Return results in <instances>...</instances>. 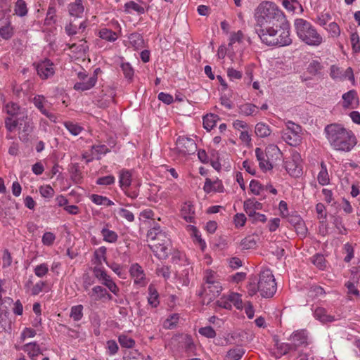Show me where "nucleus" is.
Segmentation results:
<instances>
[{
  "instance_id": "obj_1",
  "label": "nucleus",
  "mask_w": 360,
  "mask_h": 360,
  "mask_svg": "<svg viewBox=\"0 0 360 360\" xmlns=\"http://www.w3.org/2000/svg\"><path fill=\"white\" fill-rule=\"evenodd\" d=\"M255 32L257 29H266L271 26H278L288 22L285 15L278 6L271 1H263L257 8L255 13Z\"/></svg>"
},
{
  "instance_id": "obj_2",
  "label": "nucleus",
  "mask_w": 360,
  "mask_h": 360,
  "mask_svg": "<svg viewBox=\"0 0 360 360\" xmlns=\"http://www.w3.org/2000/svg\"><path fill=\"white\" fill-rule=\"evenodd\" d=\"M324 131L327 140L335 150L349 152L357 143L352 131L347 130L341 124H328Z\"/></svg>"
},
{
  "instance_id": "obj_3",
  "label": "nucleus",
  "mask_w": 360,
  "mask_h": 360,
  "mask_svg": "<svg viewBox=\"0 0 360 360\" xmlns=\"http://www.w3.org/2000/svg\"><path fill=\"white\" fill-rule=\"evenodd\" d=\"M290 24L288 22L278 26H271L266 29H257L256 32L261 41L270 46H285L292 44L290 34Z\"/></svg>"
},
{
  "instance_id": "obj_4",
  "label": "nucleus",
  "mask_w": 360,
  "mask_h": 360,
  "mask_svg": "<svg viewBox=\"0 0 360 360\" xmlns=\"http://www.w3.org/2000/svg\"><path fill=\"white\" fill-rule=\"evenodd\" d=\"M294 26L298 38L304 44L311 46H318L322 44V36L307 20L297 18L294 22Z\"/></svg>"
},
{
  "instance_id": "obj_5",
  "label": "nucleus",
  "mask_w": 360,
  "mask_h": 360,
  "mask_svg": "<svg viewBox=\"0 0 360 360\" xmlns=\"http://www.w3.org/2000/svg\"><path fill=\"white\" fill-rule=\"evenodd\" d=\"M276 283L272 272L269 269L262 271L257 282V289L263 297H271L276 291Z\"/></svg>"
},
{
  "instance_id": "obj_6",
  "label": "nucleus",
  "mask_w": 360,
  "mask_h": 360,
  "mask_svg": "<svg viewBox=\"0 0 360 360\" xmlns=\"http://www.w3.org/2000/svg\"><path fill=\"white\" fill-rule=\"evenodd\" d=\"M176 149L179 154L187 155L194 154L197 150V146L193 139L180 136L176 140Z\"/></svg>"
},
{
  "instance_id": "obj_7",
  "label": "nucleus",
  "mask_w": 360,
  "mask_h": 360,
  "mask_svg": "<svg viewBox=\"0 0 360 360\" xmlns=\"http://www.w3.org/2000/svg\"><path fill=\"white\" fill-rule=\"evenodd\" d=\"M301 157L298 153H292L289 160L285 162V168L288 173L293 177H299L302 174Z\"/></svg>"
},
{
  "instance_id": "obj_8",
  "label": "nucleus",
  "mask_w": 360,
  "mask_h": 360,
  "mask_svg": "<svg viewBox=\"0 0 360 360\" xmlns=\"http://www.w3.org/2000/svg\"><path fill=\"white\" fill-rule=\"evenodd\" d=\"M19 120V139L23 142H27L29 140V135L33 131V122L29 118L27 112L25 115H21Z\"/></svg>"
},
{
  "instance_id": "obj_9",
  "label": "nucleus",
  "mask_w": 360,
  "mask_h": 360,
  "mask_svg": "<svg viewBox=\"0 0 360 360\" xmlns=\"http://www.w3.org/2000/svg\"><path fill=\"white\" fill-rule=\"evenodd\" d=\"M150 247L156 257L165 259L167 258L170 251V238H165L164 243H153Z\"/></svg>"
},
{
  "instance_id": "obj_10",
  "label": "nucleus",
  "mask_w": 360,
  "mask_h": 360,
  "mask_svg": "<svg viewBox=\"0 0 360 360\" xmlns=\"http://www.w3.org/2000/svg\"><path fill=\"white\" fill-rule=\"evenodd\" d=\"M37 74L42 79H46L53 75L55 71L53 63L49 59H45L36 65Z\"/></svg>"
},
{
  "instance_id": "obj_11",
  "label": "nucleus",
  "mask_w": 360,
  "mask_h": 360,
  "mask_svg": "<svg viewBox=\"0 0 360 360\" xmlns=\"http://www.w3.org/2000/svg\"><path fill=\"white\" fill-rule=\"evenodd\" d=\"M33 103L40 112L48 117L51 122H56L57 117L55 114L50 112L46 107L48 105V101L44 96L38 95L33 98Z\"/></svg>"
},
{
  "instance_id": "obj_12",
  "label": "nucleus",
  "mask_w": 360,
  "mask_h": 360,
  "mask_svg": "<svg viewBox=\"0 0 360 360\" xmlns=\"http://www.w3.org/2000/svg\"><path fill=\"white\" fill-rule=\"evenodd\" d=\"M307 339L308 335L305 330H297L292 333L289 340L290 344L294 346L295 350L297 351L300 347L308 345Z\"/></svg>"
},
{
  "instance_id": "obj_13",
  "label": "nucleus",
  "mask_w": 360,
  "mask_h": 360,
  "mask_svg": "<svg viewBox=\"0 0 360 360\" xmlns=\"http://www.w3.org/2000/svg\"><path fill=\"white\" fill-rule=\"evenodd\" d=\"M130 275L134 278V283L140 286L146 284V276L142 267L137 263L133 264L129 269Z\"/></svg>"
},
{
  "instance_id": "obj_14",
  "label": "nucleus",
  "mask_w": 360,
  "mask_h": 360,
  "mask_svg": "<svg viewBox=\"0 0 360 360\" xmlns=\"http://www.w3.org/2000/svg\"><path fill=\"white\" fill-rule=\"evenodd\" d=\"M344 108H354V104L357 105L359 103V98L357 93L355 90H350L342 95Z\"/></svg>"
},
{
  "instance_id": "obj_15",
  "label": "nucleus",
  "mask_w": 360,
  "mask_h": 360,
  "mask_svg": "<svg viewBox=\"0 0 360 360\" xmlns=\"http://www.w3.org/2000/svg\"><path fill=\"white\" fill-rule=\"evenodd\" d=\"M97 76L96 74L90 76L88 79L81 80L74 85V89L77 91H86L94 87L97 82Z\"/></svg>"
},
{
  "instance_id": "obj_16",
  "label": "nucleus",
  "mask_w": 360,
  "mask_h": 360,
  "mask_svg": "<svg viewBox=\"0 0 360 360\" xmlns=\"http://www.w3.org/2000/svg\"><path fill=\"white\" fill-rule=\"evenodd\" d=\"M255 155L262 170L267 171L271 170L273 168L272 165L266 159V155L260 148H256Z\"/></svg>"
},
{
  "instance_id": "obj_17",
  "label": "nucleus",
  "mask_w": 360,
  "mask_h": 360,
  "mask_svg": "<svg viewBox=\"0 0 360 360\" xmlns=\"http://www.w3.org/2000/svg\"><path fill=\"white\" fill-rule=\"evenodd\" d=\"M221 291V287L219 283L207 285L205 287V300L207 299L208 302L218 297Z\"/></svg>"
},
{
  "instance_id": "obj_18",
  "label": "nucleus",
  "mask_w": 360,
  "mask_h": 360,
  "mask_svg": "<svg viewBox=\"0 0 360 360\" xmlns=\"http://www.w3.org/2000/svg\"><path fill=\"white\" fill-rule=\"evenodd\" d=\"M286 127L288 130L293 135V141L290 142L291 146H297L300 142L301 127L291 121L286 123Z\"/></svg>"
},
{
  "instance_id": "obj_19",
  "label": "nucleus",
  "mask_w": 360,
  "mask_h": 360,
  "mask_svg": "<svg viewBox=\"0 0 360 360\" xmlns=\"http://www.w3.org/2000/svg\"><path fill=\"white\" fill-rule=\"evenodd\" d=\"M314 316L317 320L322 323H329L336 320L333 316L328 315L326 309L323 307H317L314 310Z\"/></svg>"
},
{
  "instance_id": "obj_20",
  "label": "nucleus",
  "mask_w": 360,
  "mask_h": 360,
  "mask_svg": "<svg viewBox=\"0 0 360 360\" xmlns=\"http://www.w3.org/2000/svg\"><path fill=\"white\" fill-rule=\"evenodd\" d=\"M181 216L188 222H192L195 217L193 205L190 202H186L181 207Z\"/></svg>"
},
{
  "instance_id": "obj_21",
  "label": "nucleus",
  "mask_w": 360,
  "mask_h": 360,
  "mask_svg": "<svg viewBox=\"0 0 360 360\" xmlns=\"http://www.w3.org/2000/svg\"><path fill=\"white\" fill-rule=\"evenodd\" d=\"M5 110L8 117H19L25 115L26 112L22 110L20 106L15 103H8L5 105Z\"/></svg>"
},
{
  "instance_id": "obj_22",
  "label": "nucleus",
  "mask_w": 360,
  "mask_h": 360,
  "mask_svg": "<svg viewBox=\"0 0 360 360\" xmlns=\"http://www.w3.org/2000/svg\"><path fill=\"white\" fill-rule=\"evenodd\" d=\"M326 295L324 289L316 285L310 286L307 292V297L312 300L319 299Z\"/></svg>"
},
{
  "instance_id": "obj_23",
  "label": "nucleus",
  "mask_w": 360,
  "mask_h": 360,
  "mask_svg": "<svg viewBox=\"0 0 360 360\" xmlns=\"http://www.w3.org/2000/svg\"><path fill=\"white\" fill-rule=\"evenodd\" d=\"M24 350L27 352L29 356L32 360H36L35 358L40 354H42L39 345L36 342H30L24 345Z\"/></svg>"
},
{
  "instance_id": "obj_24",
  "label": "nucleus",
  "mask_w": 360,
  "mask_h": 360,
  "mask_svg": "<svg viewBox=\"0 0 360 360\" xmlns=\"http://www.w3.org/2000/svg\"><path fill=\"white\" fill-rule=\"evenodd\" d=\"M120 185L122 189L129 188L131 183V174L128 170H122L120 173Z\"/></svg>"
},
{
  "instance_id": "obj_25",
  "label": "nucleus",
  "mask_w": 360,
  "mask_h": 360,
  "mask_svg": "<svg viewBox=\"0 0 360 360\" xmlns=\"http://www.w3.org/2000/svg\"><path fill=\"white\" fill-rule=\"evenodd\" d=\"M129 41L130 45L134 49H140L143 47L144 41L141 34L138 33H132L129 36Z\"/></svg>"
},
{
  "instance_id": "obj_26",
  "label": "nucleus",
  "mask_w": 360,
  "mask_h": 360,
  "mask_svg": "<svg viewBox=\"0 0 360 360\" xmlns=\"http://www.w3.org/2000/svg\"><path fill=\"white\" fill-rule=\"evenodd\" d=\"M107 294V290L105 288L96 285L91 290V292L89 293V295L95 301L100 300L104 297Z\"/></svg>"
},
{
  "instance_id": "obj_27",
  "label": "nucleus",
  "mask_w": 360,
  "mask_h": 360,
  "mask_svg": "<svg viewBox=\"0 0 360 360\" xmlns=\"http://www.w3.org/2000/svg\"><path fill=\"white\" fill-rule=\"evenodd\" d=\"M124 9L125 12L128 13H131L132 11L138 14H143L145 13V8L134 1L127 2L124 4Z\"/></svg>"
},
{
  "instance_id": "obj_28",
  "label": "nucleus",
  "mask_w": 360,
  "mask_h": 360,
  "mask_svg": "<svg viewBox=\"0 0 360 360\" xmlns=\"http://www.w3.org/2000/svg\"><path fill=\"white\" fill-rule=\"evenodd\" d=\"M84 11L81 0H76L75 3L70 4L69 13L71 15L79 17Z\"/></svg>"
},
{
  "instance_id": "obj_29",
  "label": "nucleus",
  "mask_w": 360,
  "mask_h": 360,
  "mask_svg": "<svg viewBox=\"0 0 360 360\" xmlns=\"http://www.w3.org/2000/svg\"><path fill=\"white\" fill-rule=\"evenodd\" d=\"M218 116L213 114L206 115L203 117V127L207 131H210L216 125Z\"/></svg>"
},
{
  "instance_id": "obj_30",
  "label": "nucleus",
  "mask_w": 360,
  "mask_h": 360,
  "mask_svg": "<svg viewBox=\"0 0 360 360\" xmlns=\"http://www.w3.org/2000/svg\"><path fill=\"white\" fill-rule=\"evenodd\" d=\"M271 132L269 126L263 122H259L255 126V134L261 138L269 136Z\"/></svg>"
},
{
  "instance_id": "obj_31",
  "label": "nucleus",
  "mask_w": 360,
  "mask_h": 360,
  "mask_svg": "<svg viewBox=\"0 0 360 360\" xmlns=\"http://www.w3.org/2000/svg\"><path fill=\"white\" fill-rule=\"evenodd\" d=\"M147 236L150 240L165 238V232L162 231L158 224H155L148 231Z\"/></svg>"
},
{
  "instance_id": "obj_32",
  "label": "nucleus",
  "mask_w": 360,
  "mask_h": 360,
  "mask_svg": "<svg viewBox=\"0 0 360 360\" xmlns=\"http://www.w3.org/2000/svg\"><path fill=\"white\" fill-rule=\"evenodd\" d=\"M99 37L108 41H115L117 39L115 32L107 28H103L99 31Z\"/></svg>"
},
{
  "instance_id": "obj_33",
  "label": "nucleus",
  "mask_w": 360,
  "mask_h": 360,
  "mask_svg": "<svg viewBox=\"0 0 360 360\" xmlns=\"http://www.w3.org/2000/svg\"><path fill=\"white\" fill-rule=\"evenodd\" d=\"M14 11L15 13L20 17L25 16L28 12L25 1L24 0H17L15 4Z\"/></svg>"
},
{
  "instance_id": "obj_34",
  "label": "nucleus",
  "mask_w": 360,
  "mask_h": 360,
  "mask_svg": "<svg viewBox=\"0 0 360 360\" xmlns=\"http://www.w3.org/2000/svg\"><path fill=\"white\" fill-rule=\"evenodd\" d=\"M20 117V116L7 117L5 118V127L9 132L13 131L16 129V127H18Z\"/></svg>"
},
{
  "instance_id": "obj_35",
  "label": "nucleus",
  "mask_w": 360,
  "mask_h": 360,
  "mask_svg": "<svg viewBox=\"0 0 360 360\" xmlns=\"http://www.w3.org/2000/svg\"><path fill=\"white\" fill-rule=\"evenodd\" d=\"M245 351L243 348H234L230 349L226 356L225 360H239L244 354Z\"/></svg>"
},
{
  "instance_id": "obj_36",
  "label": "nucleus",
  "mask_w": 360,
  "mask_h": 360,
  "mask_svg": "<svg viewBox=\"0 0 360 360\" xmlns=\"http://www.w3.org/2000/svg\"><path fill=\"white\" fill-rule=\"evenodd\" d=\"M149 297L148 298V303L153 307H156L159 304L158 292L153 285L148 287Z\"/></svg>"
},
{
  "instance_id": "obj_37",
  "label": "nucleus",
  "mask_w": 360,
  "mask_h": 360,
  "mask_svg": "<svg viewBox=\"0 0 360 360\" xmlns=\"http://www.w3.org/2000/svg\"><path fill=\"white\" fill-rule=\"evenodd\" d=\"M257 106L251 103H244L238 107V112L245 116H249L252 115Z\"/></svg>"
},
{
  "instance_id": "obj_38",
  "label": "nucleus",
  "mask_w": 360,
  "mask_h": 360,
  "mask_svg": "<svg viewBox=\"0 0 360 360\" xmlns=\"http://www.w3.org/2000/svg\"><path fill=\"white\" fill-rule=\"evenodd\" d=\"M101 234L103 237V240L108 243H115L118 238L117 234L115 231L105 228L101 230Z\"/></svg>"
},
{
  "instance_id": "obj_39",
  "label": "nucleus",
  "mask_w": 360,
  "mask_h": 360,
  "mask_svg": "<svg viewBox=\"0 0 360 360\" xmlns=\"http://www.w3.org/2000/svg\"><path fill=\"white\" fill-rule=\"evenodd\" d=\"M250 189L254 195H259L262 191H267V186H264L258 181L253 179L250 183Z\"/></svg>"
},
{
  "instance_id": "obj_40",
  "label": "nucleus",
  "mask_w": 360,
  "mask_h": 360,
  "mask_svg": "<svg viewBox=\"0 0 360 360\" xmlns=\"http://www.w3.org/2000/svg\"><path fill=\"white\" fill-rule=\"evenodd\" d=\"M13 35V28L8 22L6 25L0 27V36L6 40L10 39Z\"/></svg>"
},
{
  "instance_id": "obj_41",
  "label": "nucleus",
  "mask_w": 360,
  "mask_h": 360,
  "mask_svg": "<svg viewBox=\"0 0 360 360\" xmlns=\"http://www.w3.org/2000/svg\"><path fill=\"white\" fill-rule=\"evenodd\" d=\"M292 345V344L290 343H276V347L278 349V352H279L281 356L285 355L288 354L290 352H295V347Z\"/></svg>"
},
{
  "instance_id": "obj_42",
  "label": "nucleus",
  "mask_w": 360,
  "mask_h": 360,
  "mask_svg": "<svg viewBox=\"0 0 360 360\" xmlns=\"http://www.w3.org/2000/svg\"><path fill=\"white\" fill-rule=\"evenodd\" d=\"M256 240L253 236H249L243 239L240 242V246L243 250H250L255 248L256 246Z\"/></svg>"
},
{
  "instance_id": "obj_43",
  "label": "nucleus",
  "mask_w": 360,
  "mask_h": 360,
  "mask_svg": "<svg viewBox=\"0 0 360 360\" xmlns=\"http://www.w3.org/2000/svg\"><path fill=\"white\" fill-rule=\"evenodd\" d=\"M70 172L71 178L75 182L79 183L81 181L82 178V172H80L77 164H72L70 166Z\"/></svg>"
},
{
  "instance_id": "obj_44",
  "label": "nucleus",
  "mask_w": 360,
  "mask_h": 360,
  "mask_svg": "<svg viewBox=\"0 0 360 360\" xmlns=\"http://www.w3.org/2000/svg\"><path fill=\"white\" fill-rule=\"evenodd\" d=\"M64 125L65 128L70 131V133L74 136H77L82 130V127L72 122H65Z\"/></svg>"
},
{
  "instance_id": "obj_45",
  "label": "nucleus",
  "mask_w": 360,
  "mask_h": 360,
  "mask_svg": "<svg viewBox=\"0 0 360 360\" xmlns=\"http://www.w3.org/2000/svg\"><path fill=\"white\" fill-rule=\"evenodd\" d=\"M118 341L120 345L125 348H132L135 345V341L126 335H120Z\"/></svg>"
},
{
  "instance_id": "obj_46",
  "label": "nucleus",
  "mask_w": 360,
  "mask_h": 360,
  "mask_svg": "<svg viewBox=\"0 0 360 360\" xmlns=\"http://www.w3.org/2000/svg\"><path fill=\"white\" fill-rule=\"evenodd\" d=\"M82 310L83 306L81 304L72 307L71 308L70 317L75 321L81 320L83 316Z\"/></svg>"
},
{
  "instance_id": "obj_47",
  "label": "nucleus",
  "mask_w": 360,
  "mask_h": 360,
  "mask_svg": "<svg viewBox=\"0 0 360 360\" xmlns=\"http://www.w3.org/2000/svg\"><path fill=\"white\" fill-rule=\"evenodd\" d=\"M326 30L330 34L331 37L337 38L340 34V28L335 22L329 23L328 27H326Z\"/></svg>"
},
{
  "instance_id": "obj_48",
  "label": "nucleus",
  "mask_w": 360,
  "mask_h": 360,
  "mask_svg": "<svg viewBox=\"0 0 360 360\" xmlns=\"http://www.w3.org/2000/svg\"><path fill=\"white\" fill-rule=\"evenodd\" d=\"M178 320L179 315L174 314L164 321L163 327L166 329H172L176 326Z\"/></svg>"
},
{
  "instance_id": "obj_49",
  "label": "nucleus",
  "mask_w": 360,
  "mask_h": 360,
  "mask_svg": "<svg viewBox=\"0 0 360 360\" xmlns=\"http://www.w3.org/2000/svg\"><path fill=\"white\" fill-rule=\"evenodd\" d=\"M117 213L121 218L124 219L128 222H132L134 220V214L127 209L120 208Z\"/></svg>"
},
{
  "instance_id": "obj_50",
  "label": "nucleus",
  "mask_w": 360,
  "mask_h": 360,
  "mask_svg": "<svg viewBox=\"0 0 360 360\" xmlns=\"http://www.w3.org/2000/svg\"><path fill=\"white\" fill-rule=\"evenodd\" d=\"M352 49L355 53L360 51V39L357 32H353L350 37Z\"/></svg>"
},
{
  "instance_id": "obj_51",
  "label": "nucleus",
  "mask_w": 360,
  "mask_h": 360,
  "mask_svg": "<svg viewBox=\"0 0 360 360\" xmlns=\"http://www.w3.org/2000/svg\"><path fill=\"white\" fill-rule=\"evenodd\" d=\"M198 332L200 335L207 338H214L216 336V332L211 326L200 328Z\"/></svg>"
},
{
  "instance_id": "obj_52",
  "label": "nucleus",
  "mask_w": 360,
  "mask_h": 360,
  "mask_svg": "<svg viewBox=\"0 0 360 360\" xmlns=\"http://www.w3.org/2000/svg\"><path fill=\"white\" fill-rule=\"evenodd\" d=\"M322 69V65L318 60H312L307 70L310 74L316 75Z\"/></svg>"
},
{
  "instance_id": "obj_53",
  "label": "nucleus",
  "mask_w": 360,
  "mask_h": 360,
  "mask_svg": "<svg viewBox=\"0 0 360 360\" xmlns=\"http://www.w3.org/2000/svg\"><path fill=\"white\" fill-rule=\"evenodd\" d=\"M56 240V236L51 232H45L42 236V243L46 246H51Z\"/></svg>"
},
{
  "instance_id": "obj_54",
  "label": "nucleus",
  "mask_w": 360,
  "mask_h": 360,
  "mask_svg": "<svg viewBox=\"0 0 360 360\" xmlns=\"http://www.w3.org/2000/svg\"><path fill=\"white\" fill-rule=\"evenodd\" d=\"M39 192L44 198H50L54 195V190L49 185L42 186L39 188Z\"/></svg>"
},
{
  "instance_id": "obj_55",
  "label": "nucleus",
  "mask_w": 360,
  "mask_h": 360,
  "mask_svg": "<svg viewBox=\"0 0 360 360\" xmlns=\"http://www.w3.org/2000/svg\"><path fill=\"white\" fill-rule=\"evenodd\" d=\"M49 271L48 265L45 263L37 265L34 268V274L37 276L41 278L44 276Z\"/></svg>"
},
{
  "instance_id": "obj_56",
  "label": "nucleus",
  "mask_w": 360,
  "mask_h": 360,
  "mask_svg": "<svg viewBox=\"0 0 360 360\" xmlns=\"http://www.w3.org/2000/svg\"><path fill=\"white\" fill-rule=\"evenodd\" d=\"M115 179L112 175H108L100 177L97 179L96 184L98 185L109 186L115 183Z\"/></svg>"
},
{
  "instance_id": "obj_57",
  "label": "nucleus",
  "mask_w": 360,
  "mask_h": 360,
  "mask_svg": "<svg viewBox=\"0 0 360 360\" xmlns=\"http://www.w3.org/2000/svg\"><path fill=\"white\" fill-rule=\"evenodd\" d=\"M79 42L80 44H73L71 46V48H75V50L78 53L85 54L89 51V46L86 44V41L84 39L81 40Z\"/></svg>"
},
{
  "instance_id": "obj_58",
  "label": "nucleus",
  "mask_w": 360,
  "mask_h": 360,
  "mask_svg": "<svg viewBox=\"0 0 360 360\" xmlns=\"http://www.w3.org/2000/svg\"><path fill=\"white\" fill-rule=\"evenodd\" d=\"M244 207L252 208L256 211L262 208V204L255 199H248L244 202Z\"/></svg>"
},
{
  "instance_id": "obj_59",
  "label": "nucleus",
  "mask_w": 360,
  "mask_h": 360,
  "mask_svg": "<svg viewBox=\"0 0 360 360\" xmlns=\"http://www.w3.org/2000/svg\"><path fill=\"white\" fill-rule=\"evenodd\" d=\"M121 68L125 77L131 79L134 75V70L131 65L129 63H122Z\"/></svg>"
},
{
  "instance_id": "obj_60",
  "label": "nucleus",
  "mask_w": 360,
  "mask_h": 360,
  "mask_svg": "<svg viewBox=\"0 0 360 360\" xmlns=\"http://www.w3.org/2000/svg\"><path fill=\"white\" fill-rule=\"evenodd\" d=\"M312 262L314 264L316 265L320 269H322L326 266L325 259L323 256L321 255H316L315 256H314Z\"/></svg>"
},
{
  "instance_id": "obj_61",
  "label": "nucleus",
  "mask_w": 360,
  "mask_h": 360,
  "mask_svg": "<svg viewBox=\"0 0 360 360\" xmlns=\"http://www.w3.org/2000/svg\"><path fill=\"white\" fill-rule=\"evenodd\" d=\"M229 300L233 303L237 309H241L243 307L242 300L239 294L232 293L229 297Z\"/></svg>"
},
{
  "instance_id": "obj_62",
  "label": "nucleus",
  "mask_w": 360,
  "mask_h": 360,
  "mask_svg": "<svg viewBox=\"0 0 360 360\" xmlns=\"http://www.w3.org/2000/svg\"><path fill=\"white\" fill-rule=\"evenodd\" d=\"M93 272L96 278H98L100 281H101L104 278H105L108 274L105 271L99 266H95L93 269Z\"/></svg>"
},
{
  "instance_id": "obj_63",
  "label": "nucleus",
  "mask_w": 360,
  "mask_h": 360,
  "mask_svg": "<svg viewBox=\"0 0 360 360\" xmlns=\"http://www.w3.org/2000/svg\"><path fill=\"white\" fill-rule=\"evenodd\" d=\"M106 344L109 355H114L117 352L118 345L115 340H108Z\"/></svg>"
},
{
  "instance_id": "obj_64",
  "label": "nucleus",
  "mask_w": 360,
  "mask_h": 360,
  "mask_svg": "<svg viewBox=\"0 0 360 360\" xmlns=\"http://www.w3.org/2000/svg\"><path fill=\"white\" fill-rule=\"evenodd\" d=\"M158 97L160 101L167 105H169L174 101L173 96L172 95L164 92H160Z\"/></svg>"
}]
</instances>
